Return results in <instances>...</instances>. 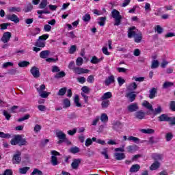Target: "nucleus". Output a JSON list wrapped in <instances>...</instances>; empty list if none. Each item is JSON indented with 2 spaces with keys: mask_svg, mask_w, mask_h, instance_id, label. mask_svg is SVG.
<instances>
[{
  "mask_svg": "<svg viewBox=\"0 0 175 175\" xmlns=\"http://www.w3.org/2000/svg\"><path fill=\"white\" fill-rule=\"evenodd\" d=\"M111 16L114 19V23L113 25L118 27V25H121V21L122 20V16L118 12V10L113 9L111 11Z\"/></svg>",
  "mask_w": 175,
  "mask_h": 175,
  "instance_id": "nucleus-1",
  "label": "nucleus"
},
{
  "mask_svg": "<svg viewBox=\"0 0 175 175\" xmlns=\"http://www.w3.org/2000/svg\"><path fill=\"white\" fill-rule=\"evenodd\" d=\"M51 163L53 165V166H57V165H58V163H59L58 162V159L57 158V157H59V155H61V154H59V152H57L56 150H52L51 152Z\"/></svg>",
  "mask_w": 175,
  "mask_h": 175,
  "instance_id": "nucleus-2",
  "label": "nucleus"
},
{
  "mask_svg": "<svg viewBox=\"0 0 175 175\" xmlns=\"http://www.w3.org/2000/svg\"><path fill=\"white\" fill-rule=\"evenodd\" d=\"M21 162V152L16 151V153L12 157V163L18 164Z\"/></svg>",
  "mask_w": 175,
  "mask_h": 175,
  "instance_id": "nucleus-3",
  "label": "nucleus"
},
{
  "mask_svg": "<svg viewBox=\"0 0 175 175\" xmlns=\"http://www.w3.org/2000/svg\"><path fill=\"white\" fill-rule=\"evenodd\" d=\"M128 38L131 39V38H134L135 35L137 33V30L136 29V27L133 26L128 29Z\"/></svg>",
  "mask_w": 175,
  "mask_h": 175,
  "instance_id": "nucleus-4",
  "label": "nucleus"
},
{
  "mask_svg": "<svg viewBox=\"0 0 175 175\" xmlns=\"http://www.w3.org/2000/svg\"><path fill=\"white\" fill-rule=\"evenodd\" d=\"M73 72H75L77 75H84V73H89L90 70L84 69L81 67H76L75 68H74Z\"/></svg>",
  "mask_w": 175,
  "mask_h": 175,
  "instance_id": "nucleus-5",
  "label": "nucleus"
},
{
  "mask_svg": "<svg viewBox=\"0 0 175 175\" xmlns=\"http://www.w3.org/2000/svg\"><path fill=\"white\" fill-rule=\"evenodd\" d=\"M10 38H12V33L9 31L5 32L1 38V42L8 43L10 40Z\"/></svg>",
  "mask_w": 175,
  "mask_h": 175,
  "instance_id": "nucleus-6",
  "label": "nucleus"
},
{
  "mask_svg": "<svg viewBox=\"0 0 175 175\" xmlns=\"http://www.w3.org/2000/svg\"><path fill=\"white\" fill-rule=\"evenodd\" d=\"M30 72L35 79L40 77V72H39V69L36 66L32 67L30 70Z\"/></svg>",
  "mask_w": 175,
  "mask_h": 175,
  "instance_id": "nucleus-7",
  "label": "nucleus"
},
{
  "mask_svg": "<svg viewBox=\"0 0 175 175\" xmlns=\"http://www.w3.org/2000/svg\"><path fill=\"white\" fill-rule=\"evenodd\" d=\"M7 19L10 20V21H12L13 23H15V24L20 23V18L18 16H17V15L14 14L7 15Z\"/></svg>",
  "mask_w": 175,
  "mask_h": 175,
  "instance_id": "nucleus-8",
  "label": "nucleus"
},
{
  "mask_svg": "<svg viewBox=\"0 0 175 175\" xmlns=\"http://www.w3.org/2000/svg\"><path fill=\"white\" fill-rule=\"evenodd\" d=\"M80 163H81V159H75L71 163V167L74 170H77L79 169V166H80Z\"/></svg>",
  "mask_w": 175,
  "mask_h": 175,
  "instance_id": "nucleus-9",
  "label": "nucleus"
},
{
  "mask_svg": "<svg viewBox=\"0 0 175 175\" xmlns=\"http://www.w3.org/2000/svg\"><path fill=\"white\" fill-rule=\"evenodd\" d=\"M127 109L130 113H134V111H137V110H139V105H137V103H134L129 105Z\"/></svg>",
  "mask_w": 175,
  "mask_h": 175,
  "instance_id": "nucleus-10",
  "label": "nucleus"
},
{
  "mask_svg": "<svg viewBox=\"0 0 175 175\" xmlns=\"http://www.w3.org/2000/svg\"><path fill=\"white\" fill-rule=\"evenodd\" d=\"M20 140H21V135H16L10 142V144L12 146H17V144H19Z\"/></svg>",
  "mask_w": 175,
  "mask_h": 175,
  "instance_id": "nucleus-11",
  "label": "nucleus"
},
{
  "mask_svg": "<svg viewBox=\"0 0 175 175\" xmlns=\"http://www.w3.org/2000/svg\"><path fill=\"white\" fill-rule=\"evenodd\" d=\"M114 157L116 161H122V159H125L126 156H125V153L116 152L114 153Z\"/></svg>",
  "mask_w": 175,
  "mask_h": 175,
  "instance_id": "nucleus-12",
  "label": "nucleus"
},
{
  "mask_svg": "<svg viewBox=\"0 0 175 175\" xmlns=\"http://www.w3.org/2000/svg\"><path fill=\"white\" fill-rule=\"evenodd\" d=\"M56 136L61 140H66V134L62 131H57Z\"/></svg>",
  "mask_w": 175,
  "mask_h": 175,
  "instance_id": "nucleus-13",
  "label": "nucleus"
},
{
  "mask_svg": "<svg viewBox=\"0 0 175 175\" xmlns=\"http://www.w3.org/2000/svg\"><path fill=\"white\" fill-rule=\"evenodd\" d=\"M139 170L140 165L139 164H134L131 167L129 172L130 173H137V172H139Z\"/></svg>",
  "mask_w": 175,
  "mask_h": 175,
  "instance_id": "nucleus-14",
  "label": "nucleus"
},
{
  "mask_svg": "<svg viewBox=\"0 0 175 175\" xmlns=\"http://www.w3.org/2000/svg\"><path fill=\"white\" fill-rule=\"evenodd\" d=\"M135 117L137 118V120H143V118L146 117V113L142 111H138L135 113Z\"/></svg>",
  "mask_w": 175,
  "mask_h": 175,
  "instance_id": "nucleus-15",
  "label": "nucleus"
},
{
  "mask_svg": "<svg viewBox=\"0 0 175 175\" xmlns=\"http://www.w3.org/2000/svg\"><path fill=\"white\" fill-rule=\"evenodd\" d=\"M127 152H129L130 154H133L135 151H137V146L136 145H130L126 147Z\"/></svg>",
  "mask_w": 175,
  "mask_h": 175,
  "instance_id": "nucleus-16",
  "label": "nucleus"
},
{
  "mask_svg": "<svg viewBox=\"0 0 175 175\" xmlns=\"http://www.w3.org/2000/svg\"><path fill=\"white\" fill-rule=\"evenodd\" d=\"M159 121L160 122H169V120L170 117H169L167 115L163 113L161 114L160 116L158 117Z\"/></svg>",
  "mask_w": 175,
  "mask_h": 175,
  "instance_id": "nucleus-17",
  "label": "nucleus"
},
{
  "mask_svg": "<svg viewBox=\"0 0 175 175\" xmlns=\"http://www.w3.org/2000/svg\"><path fill=\"white\" fill-rule=\"evenodd\" d=\"M113 97V94L111 92H107L105 93L100 98L101 100H107V99H110V98Z\"/></svg>",
  "mask_w": 175,
  "mask_h": 175,
  "instance_id": "nucleus-18",
  "label": "nucleus"
},
{
  "mask_svg": "<svg viewBox=\"0 0 175 175\" xmlns=\"http://www.w3.org/2000/svg\"><path fill=\"white\" fill-rule=\"evenodd\" d=\"M157 89L155 88H152L150 91H149V98L150 99H154L155 98V95H157Z\"/></svg>",
  "mask_w": 175,
  "mask_h": 175,
  "instance_id": "nucleus-19",
  "label": "nucleus"
},
{
  "mask_svg": "<svg viewBox=\"0 0 175 175\" xmlns=\"http://www.w3.org/2000/svg\"><path fill=\"white\" fill-rule=\"evenodd\" d=\"M161 113H162V107H161V106H159L157 108L154 109V108L152 109L151 114H153V116L161 114Z\"/></svg>",
  "mask_w": 175,
  "mask_h": 175,
  "instance_id": "nucleus-20",
  "label": "nucleus"
},
{
  "mask_svg": "<svg viewBox=\"0 0 175 175\" xmlns=\"http://www.w3.org/2000/svg\"><path fill=\"white\" fill-rule=\"evenodd\" d=\"M114 81H115L114 76L111 75V76L108 77L107 79H105V85H109L111 84V83H114Z\"/></svg>",
  "mask_w": 175,
  "mask_h": 175,
  "instance_id": "nucleus-21",
  "label": "nucleus"
},
{
  "mask_svg": "<svg viewBox=\"0 0 175 175\" xmlns=\"http://www.w3.org/2000/svg\"><path fill=\"white\" fill-rule=\"evenodd\" d=\"M35 46H36V47L43 48L46 46V42L42 41V39L38 38V40L35 42Z\"/></svg>",
  "mask_w": 175,
  "mask_h": 175,
  "instance_id": "nucleus-22",
  "label": "nucleus"
},
{
  "mask_svg": "<svg viewBox=\"0 0 175 175\" xmlns=\"http://www.w3.org/2000/svg\"><path fill=\"white\" fill-rule=\"evenodd\" d=\"M143 39V34L142 33H137L134 37V40L135 43H140Z\"/></svg>",
  "mask_w": 175,
  "mask_h": 175,
  "instance_id": "nucleus-23",
  "label": "nucleus"
},
{
  "mask_svg": "<svg viewBox=\"0 0 175 175\" xmlns=\"http://www.w3.org/2000/svg\"><path fill=\"white\" fill-rule=\"evenodd\" d=\"M50 55V51L46 50L42 51L40 53V58L46 59Z\"/></svg>",
  "mask_w": 175,
  "mask_h": 175,
  "instance_id": "nucleus-24",
  "label": "nucleus"
},
{
  "mask_svg": "<svg viewBox=\"0 0 175 175\" xmlns=\"http://www.w3.org/2000/svg\"><path fill=\"white\" fill-rule=\"evenodd\" d=\"M127 140H129V142H133L134 143H136V144H139V143H140V139L134 136L129 137Z\"/></svg>",
  "mask_w": 175,
  "mask_h": 175,
  "instance_id": "nucleus-25",
  "label": "nucleus"
},
{
  "mask_svg": "<svg viewBox=\"0 0 175 175\" xmlns=\"http://www.w3.org/2000/svg\"><path fill=\"white\" fill-rule=\"evenodd\" d=\"M110 105V100H103L101 103V107L102 109H107Z\"/></svg>",
  "mask_w": 175,
  "mask_h": 175,
  "instance_id": "nucleus-26",
  "label": "nucleus"
},
{
  "mask_svg": "<svg viewBox=\"0 0 175 175\" xmlns=\"http://www.w3.org/2000/svg\"><path fill=\"white\" fill-rule=\"evenodd\" d=\"M102 61H103V57H101V58H100V59H98V57H96V56H94V57L92 58L90 62H91L92 64H99V62H102Z\"/></svg>",
  "mask_w": 175,
  "mask_h": 175,
  "instance_id": "nucleus-27",
  "label": "nucleus"
},
{
  "mask_svg": "<svg viewBox=\"0 0 175 175\" xmlns=\"http://www.w3.org/2000/svg\"><path fill=\"white\" fill-rule=\"evenodd\" d=\"M98 24L100 25V27H105V24H106V16L100 17L98 18Z\"/></svg>",
  "mask_w": 175,
  "mask_h": 175,
  "instance_id": "nucleus-28",
  "label": "nucleus"
},
{
  "mask_svg": "<svg viewBox=\"0 0 175 175\" xmlns=\"http://www.w3.org/2000/svg\"><path fill=\"white\" fill-rule=\"evenodd\" d=\"M8 10L12 13H16V12L20 13V12H21V8L19 7H10L8 8Z\"/></svg>",
  "mask_w": 175,
  "mask_h": 175,
  "instance_id": "nucleus-29",
  "label": "nucleus"
},
{
  "mask_svg": "<svg viewBox=\"0 0 175 175\" xmlns=\"http://www.w3.org/2000/svg\"><path fill=\"white\" fill-rule=\"evenodd\" d=\"M159 166H161V164L159 163V162L155 161L151 165V166L150 167V170H157V169H158Z\"/></svg>",
  "mask_w": 175,
  "mask_h": 175,
  "instance_id": "nucleus-30",
  "label": "nucleus"
},
{
  "mask_svg": "<svg viewBox=\"0 0 175 175\" xmlns=\"http://www.w3.org/2000/svg\"><path fill=\"white\" fill-rule=\"evenodd\" d=\"M152 158L154 159V161H161L163 156L162 154H159L158 153H154L152 155Z\"/></svg>",
  "mask_w": 175,
  "mask_h": 175,
  "instance_id": "nucleus-31",
  "label": "nucleus"
},
{
  "mask_svg": "<svg viewBox=\"0 0 175 175\" xmlns=\"http://www.w3.org/2000/svg\"><path fill=\"white\" fill-rule=\"evenodd\" d=\"M66 76V74L64 71H59L55 76V79H61L62 77H65Z\"/></svg>",
  "mask_w": 175,
  "mask_h": 175,
  "instance_id": "nucleus-32",
  "label": "nucleus"
},
{
  "mask_svg": "<svg viewBox=\"0 0 175 175\" xmlns=\"http://www.w3.org/2000/svg\"><path fill=\"white\" fill-rule=\"evenodd\" d=\"M140 131L142 133H145V134H148V135H150V134H152V133H154V132H155L154 131V129H141Z\"/></svg>",
  "mask_w": 175,
  "mask_h": 175,
  "instance_id": "nucleus-33",
  "label": "nucleus"
},
{
  "mask_svg": "<svg viewBox=\"0 0 175 175\" xmlns=\"http://www.w3.org/2000/svg\"><path fill=\"white\" fill-rule=\"evenodd\" d=\"M126 97L129 98L130 102H133L136 99V94L133 93H129L126 94Z\"/></svg>",
  "mask_w": 175,
  "mask_h": 175,
  "instance_id": "nucleus-34",
  "label": "nucleus"
},
{
  "mask_svg": "<svg viewBox=\"0 0 175 175\" xmlns=\"http://www.w3.org/2000/svg\"><path fill=\"white\" fill-rule=\"evenodd\" d=\"M47 5H49V2L47 1V0H42V1L40 2V3L39 5V8L44 9L46 8V6H47Z\"/></svg>",
  "mask_w": 175,
  "mask_h": 175,
  "instance_id": "nucleus-35",
  "label": "nucleus"
},
{
  "mask_svg": "<svg viewBox=\"0 0 175 175\" xmlns=\"http://www.w3.org/2000/svg\"><path fill=\"white\" fill-rule=\"evenodd\" d=\"M0 137H1V139H10L12 135L9 133H5L2 131H0Z\"/></svg>",
  "mask_w": 175,
  "mask_h": 175,
  "instance_id": "nucleus-36",
  "label": "nucleus"
},
{
  "mask_svg": "<svg viewBox=\"0 0 175 175\" xmlns=\"http://www.w3.org/2000/svg\"><path fill=\"white\" fill-rule=\"evenodd\" d=\"M100 120L102 122H107L109 121V117L106 113H102Z\"/></svg>",
  "mask_w": 175,
  "mask_h": 175,
  "instance_id": "nucleus-37",
  "label": "nucleus"
},
{
  "mask_svg": "<svg viewBox=\"0 0 175 175\" xmlns=\"http://www.w3.org/2000/svg\"><path fill=\"white\" fill-rule=\"evenodd\" d=\"M20 68H27L29 65V62L27 61H23L18 64Z\"/></svg>",
  "mask_w": 175,
  "mask_h": 175,
  "instance_id": "nucleus-38",
  "label": "nucleus"
},
{
  "mask_svg": "<svg viewBox=\"0 0 175 175\" xmlns=\"http://www.w3.org/2000/svg\"><path fill=\"white\" fill-rule=\"evenodd\" d=\"M32 9H33V6L29 3L25 7L24 11L25 13H28L29 12H31Z\"/></svg>",
  "mask_w": 175,
  "mask_h": 175,
  "instance_id": "nucleus-39",
  "label": "nucleus"
},
{
  "mask_svg": "<svg viewBox=\"0 0 175 175\" xmlns=\"http://www.w3.org/2000/svg\"><path fill=\"white\" fill-rule=\"evenodd\" d=\"M142 105L144 107H146V109H148V110H150V111L152 110V105L150 104V103H148V101H144Z\"/></svg>",
  "mask_w": 175,
  "mask_h": 175,
  "instance_id": "nucleus-40",
  "label": "nucleus"
},
{
  "mask_svg": "<svg viewBox=\"0 0 175 175\" xmlns=\"http://www.w3.org/2000/svg\"><path fill=\"white\" fill-rule=\"evenodd\" d=\"M69 151L72 154H77V152H80V148H79L77 146H75V147L70 148Z\"/></svg>",
  "mask_w": 175,
  "mask_h": 175,
  "instance_id": "nucleus-41",
  "label": "nucleus"
},
{
  "mask_svg": "<svg viewBox=\"0 0 175 175\" xmlns=\"http://www.w3.org/2000/svg\"><path fill=\"white\" fill-rule=\"evenodd\" d=\"M66 94V88H62L60 90H59V92H57V95L59 96H64Z\"/></svg>",
  "mask_w": 175,
  "mask_h": 175,
  "instance_id": "nucleus-42",
  "label": "nucleus"
},
{
  "mask_svg": "<svg viewBox=\"0 0 175 175\" xmlns=\"http://www.w3.org/2000/svg\"><path fill=\"white\" fill-rule=\"evenodd\" d=\"M63 105H64V108L66 109V107H70V100L68 98H64L63 100Z\"/></svg>",
  "mask_w": 175,
  "mask_h": 175,
  "instance_id": "nucleus-43",
  "label": "nucleus"
},
{
  "mask_svg": "<svg viewBox=\"0 0 175 175\" xmlns=\"http://www.w3.org/2000/svg\"><path fill=\"white\" fill-rule=\"evenodd\" d=\"M173 85H174V83H173L172 82L166 81L163 83V88L167 89L170 87H173Z\"/></svg>",
  "mask_w": 175,
  "mask_h": 175,
  "instance_id": "nucleus-44",
  "label": "nucleus"
},
{
  "mask_svg": "<svg viewBox=\"0 0 175 175\" xmlns=\"http://www.w3.org/2000/svg\"><path fill=\"white\" fill-rule=\"evenodd\" d=\"M159 66V62L158 60H153L151 64V69H157Z\"/></svg>",
  "mask_w": 175,
  "mask_h": 175,
  "instance_id": "nucleus-45",
  "label": "nucleus"
},
{
  "mask_svg": "<svg viewBox=\"0 0 175 175\" xmlns=\"http://www.w3.org/2000/svg\"><path fill=\"white\" fill-rule=\"evenodd\" d=\"M127 88L130 91H133V90H136V88H137V85L136 84V83L133 82V83H131L130 85H129Z\"/></svg>",
  "mask_w": 175,
  "mask_h": 175,
  "instance_id": "nucleus-46",
  "label": "nucleus"
},
{
  "mask_svg": "<svg viewBox=\"0 0 175 175\" xmlns=\"http://www.w3.org/2000/svg\"><path fill=\"white\" fill-rule=\"evenodd\" d=\"M28 170H29V167H23L19 169V173H21V174H27Z\"/></svg>",
  "mask_w": 175,
  "mask_h": 175,
  "instance_id": "nucleus-47",
  "label": "nucleus"
},
{
  "mask_svg": "<svg viewBox=\"0 0 175 175\" xmlns=\"http://www.w3.org/2000/svg\"><path fill=\"white\" fill-rule=\"evenodd\" d=\"M74 102H75L77 107H81V103H80V98H79V96L77 95L75 96Z\"/></svg>",
  "mask_w": 175,
  "mask_h": 175,
  "instance_id": "nucleus-48",
  "label": "nucleus"
},
{
  "mask_svg": "<svg viewBox=\"0 0 175 175\" xmlns=\"http://www.w3.org/2000/svg\"><path fill=\"white\" fill-rule=\"evenodd\" d=\"M3 115L5 117V120H7V121H9L12 117V115H10V113L6 110L3 111Z\"/></svg>",
  "mask_w": 175,
  "mask_h": 175,
  "instance_id": "nucleus-49",
  "label": "nucleus"
},
{
  "mask_svg": "<svg viewBox=\"0 0 175 175\" xmlns=\"http://www.w3.org/2000/svg\"><path fill=\"white\" fill-rule=\"evenodd\" d=\"M39 33H40V29L39 27H36L33 31H31V36H36Z\"/></svg>",
  "mask_w": 175,
  "mask_h": 175,
  "instance_id": "nucleus-50",
  "label": "nucleus"
},
{
  "mask_svg": "<svg viewBox=\"0 0 175 175\" xmlns=\"http://www.w3.org/2000/svg\"><path fill=\"white\" fill-rule=\"evenodd\" d=\"M141 143H148V144H154V143H155V140L154 139V137H150L148 141L144 140L142 141Z\"/></svg>",
  "mask_w": 175,
  "mask_h": 175,
  "instance_id": "nucleus-51",
  "label": "nucleus"
},
{
  "mask_svg": "<svg viewBox=\"0 0 175 175\" xmlns=\"http://www.w3.org/2000/svg\"><path fill=\"white\" fill-rule=\"evenodd\" d=\"M82 20H83V21L85 23H88V21H91V15L88 14H85Z\"/></svg>",
  "mask_w": 175,
  "mask_h": 175,
  "instance_id": "nucleus-52",
  "label": "nucleus"
},
{
  "mask_svg": "<svg viewBox=\"0 0 175 175\" xmlns=\"http://www.w3.org/2000/svg\"><path fill=\"white\" fill-rule=\"evenodd\" d=\"M50 94H51V93L47 92L46 91H42L39 93V95H40V96H41V98H47L49 96V95H50Z\"/></svg>",
  "mask_w": 175,
  "mask_h": 175,
  "instance_id": "nucleus-53",
  "label": "nucleus"
},
{
  "mask_svg": "<svg viewBox=\"0 0 175 175\" xmlns=\"http://www.w3.org/2000/svg\"><path fill=\"white\" fill-rule=\"evenodd\" d=\"M31 175H43V172L38 168H36L31 172Z\"/></svg>",
  "mask_w": 175,
  "mask_h": 175,
  "instance_id": "nucleus-54",
  "label": "nucleus"
},
{
  "mask_svg": "<svg viewBox=\"0 0 175 175\" xmlns=\"http://www.w3.org/2000/svg\"><path fill=\"white\" fill-rule=\"evenodd\" d=\"M77 49V46L76 45L71 46L68 51L69 54H75V53H76Z\"/></svg>",
  "mask_w": 175,
  "mask_h": 175,
  "instance_id": "nucleus-55",
  "label": "nucleus"
},
{
  "mask_svg": "<svg viewBox=\"0 0 175 175\" xmlns=\"http://www.w3.org/2000/svg\"><path fill=\"white\" fill-rule=\"evenodd\" d=\"M36 90H37V91H38V94H39V93H40V92L44 91V90H46V85H44V84H42V85H41L40 86V88H38V85H36Z\"/></svg>",
  "mask_w": 175,
  "mask_h": 175,
  "instance_id": "nucleus-56",
  "label": "nucleus"
},
{
  "mask_svg": "<svg viewBox=\"0 0 175 175\" xmlns=\"http://www.w3.org/2000/svg\"><path fill=\"white\" fill-rule=\"evenodd\" d=\"M99 120H100V118L99 116H96L92 122V125L93 126H96L98 124V122H99Z\"/></svg>",
  "mask_w": 175,
  "mask_h": 175,
  "instance_id": "nucleus-57",
  "label": "nucleus"
},
{
  "mask_svg": "<svg viewBox=\"0 0 175 175\" xmlns=\"http://www.w3.org/2000/svg\"><path fill=\"white\" fill-rule=\"evenodd\" d=\"M9 66H13V62H8L3 63L2 65L3 69H6V68H9Z\"/></svg>",
  "mask_w": 175,
  "mask_h": 175,
  "instance_id": "nucleus-58",
  "label": "nucleus"
},
{
  "mask_svg": "<svg viewBox=\"0 0 175 175\" xmlns=\"http://www.w3.org/2000/svg\"><path fill=\"white\" fill-rule=\"evenodd\" d=\"M83 58L82 57H78L76 60V64L77 66H81L83 65Z\"/></svg>",
  "mask_w": 175,
  "mask_h": 175,
  "instance_id": "nucleus-59",
  "label": "nucleus"
},
{
  "mask_svg": "<svg viewBox=\"0 0 175 175\" xmlns=\"http://www.w3.org/2000/svg\"><path fill=\"white\" fill-rule=\"evenodd\" d=\"M165 139L167 142H170L172 139H173V134H172V133H167L165 135Z\"/></svg>",
  "mask_w": 175,
  "mask_h": 175,
  "instance_id": "nucleus-60",
  "label": "nucleus"
},
{
  "mask_svg": "<svg viewBox=\"0 0 175 175\" xmlns=\"http://www.w3.org/2000/svg\"><path fill=\"white\" fill-rule=\"evenodd\" d=\"M102 155H104L105 159H109V154H107V148L103 149L101 152Z\"/></svg>",
  "mask_w": 175,
  "mask_h": 175,
  "instance_id": "nucleus-61",
  "label": "nucleus"
},
{
  "mask_svg": "<svg viewBox=\"0 0 175 175\" xmlns=\"http://www.w3.org/2000/svg\"><path fill=\"white\" fill-rule=\"evenodd\" d=\"M118 83L120 85V87H121V85H122L124 83H125V79H124V78L119 77L118 78Z\"/></svg>",
  "mask_w": 175,
  "mask_h": 175,
  "instance_id": "nucleus-62",
  "label": "nucleus"
},
{
  "mask_svg": "<svg viewBox=\"0 0 175 175\" xmlns=\"http://www.w3.org/2000/svg\"><path fill=\"white\" fill-rule=\"evenodd\" d=\"M155 31L157 32V33H162V32H163V28H162L161 26L159 25H157L155 27Z\"/></svg>",
  "mask_w": 175,
  "mask_h": 175,
  "instance_id": "nucleus-63",
  "label": "nucleus"
},
{
  "mask_svg": "<svg viewBox=\"0 0 175 175\" xmlns=\"http://www.w3.org/2000/svg\"><path fill=\"white\" fill-rule=\"evenodd\" d=\"M170 109L172 111H175V101H171L170 104Z\"/></svg>",
  "mask_w": 175,
  "mask_h": 175,
  "instance_id": "nucleus-64",
  "label": "nucleus"
}]
</instances>
